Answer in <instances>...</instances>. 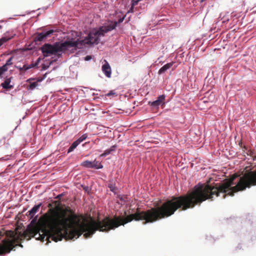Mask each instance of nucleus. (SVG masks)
I'll list each match as a JSON object with an SVG mask.
<instances>
[{"label":"nucleus","mask_w":256,"mask_h":256,"mask_svg":"<svg viewBox=\"0 0 256 256\" xmlns=\"http://www.w3.org/2000/svg\"><path fill=\"white\" fill-rule=\"evenodd\" d=\"M236 177L238 176H235L222 184L213 186L208 184L196 186L192 192L168 200L160 207L137 212L125 218L115 216L114 218H106L102 221H95L92 219L86 220L78 217V238L82 234L84 238H90L97 230L108 232L132 220H144V224L153 222L158 219L170 216L178 208H181L184 210L194 208L206 199L212 198L214 196H220L222 194V198H224L226 195L232 196L234 192L256 185V170L246 173L243 176L238 178V182H234V179Z\"/></svg>","instance_id":"1"},{"label":"nucleus","mask_w":256,"mask_h":256,"mask_svg":"<svg viewBox=\"0 0 256 256\" xmlns=\"http://www.w3.org/2000/svg\"><path fill=\"white\" fill-rule=\"evenodd\" d=\"M118 22H108L98 29H94L88 34V36L84 38H80L75 40L70 38L74 46V50L82 48L86 44H98L102 37L109 31L114 30Z\"/></svg>","instance_id":"2"},{"label":"nucleus","mask_w":256,"mask_h":256,"mask_svg":"<svg viewBox=\"0 0 256 256\" xmlns=\"http://www.w3.org/2000/svg\"><path fill=\"white\" fill-rule=\"evenodd\" d=\"M73 48L70 39L68 38L62 43L56 42L53 44H45L42 46L41 50L44 57L59 58L63 52H74Z\"/></svg>","instance_id":"3"},{"label":"nucleus","mask_w":256,"mask_h":256,"mask_svg":"<svg viewBox=\"0 0 256 256\" xmlns=\"http://www.w3.org/2000/svg\"><path fill=\"white\" fill-rule=\"evenodd\" d=\"M7 235L10 238L3 240L2 243H0V256H2L9 253L12 250L14 247V242L18 238L16 233L13 231H10L7 234Z\"/></svg>","instance_id":"4"},{"label":"nucleus","mask_w":256,"mask_h":256,"mask_svg":"<svg viewBox=\"0 0 256 256\" xmlns=\"http://www.w3.org/2000/svg\"><path fill=\"white\" fill-rule=\"evenodd\" d=\"M81 166L88 168L100 169L103 168L101 163L96 160L94 161L85 160L82 162Z\"/></svg>","instance_id":"5"},{"label":"nucleus","mask_w":256,"mask_h":256,"mask_svg":"<svg viewBox=\"0 0 256 256\" xmlns=\"http://www.w3.org/2000/svg\"><path fill=\"white\" fill-rule=\"evenodd\" d=\"M54 32V30H51L48 31H44L38 34L36 37V40L37 41H42L46 39L50 35Z\"/></svg>","instance_id":"6"},{"label":"nucleus","mask_w":256,"mask_h":256,"mask_svg":"<svg viewBox=\"0 0 256 256\" xmlns=\"http://www.w3.org/2000/svg\"><path fill=\"white\" fill-rule=\"evenodd\" d=\"M102 70L103 73L105 74V76L110 78L111 77L112 74V70L111 68L108 64V63L106 61L105 64H104L102 67Z\"/></svg>","instance_id":"7"},{"label":"nucleus","mask_w":256,"mask_h":256,"mask_svg":"<svg viewBox=\"0 0 256 256\" xmlns=\"http://www.w3.org/2000/svg\"><path fill=\"white\" fill-rule=\"evenodd\" d=\"M12 57H10L6 62V64L2 66H0V77L2 76V74L8 70V66L12 64Z\"/></svg>","instance_id":"8"},{"label":"nucleus","mask_w":256,"mask_h":256,"mask_svg":"<svg viewBox=\"0 0 256 256\" xmlns=\"http://www.w3.org/2000/svg\"><path fill=\"white\" fill-rule=\"evenodd\" d=\"M12 77H10L8 78H6L4 82H2L1 84L3 88L6 89V90H9L11 89L14 88V84H11V80L12 79Z\"/></svg>","instance_id":"9"},{"label":"nucleus","mask_w":256,"mask_h":256,"mask_svg":"<svg viewBox=\"0 0 256 256\" xmlns=\"http://www.w3.org/2000/svg\"><path fill=\"white\" fill-rule=\"evenodd\" d=\"M41 206L42 203H40L37 205H35L30 210L28 211V216L30 218H32L35 216Z\"/></svg>","instance_id":"10"},{"label":"nucleus","mask_w":256,"mask_h":256,"mask_svg":"<svg viewBox=\"0 0 256 256\" xmlns=\"http://www.w3.org/2000/svg\"><path fill=\"white\" fill-rule=\"evenodd\" d=\"M174 64V62H172L164 64L159 70L158 74H162L164 73L166 70H169L173 66Z\"/></svg>","instance_id":"11"},{"label":"nucleus","mask_w":256,"mask_h":256,"mask_svg":"<svg viewBox=\"0 0 256 256\" xmlns=\"http://www.w3.org/2000/svg\"><path fill=\"white\" fill-rule=\"evenodd\" d=\"M40 61V58H38L35 63H32L30 64H24V68H25V70H27L32 68H34V67L36 66L37 65H38V64H39Z\"/></svg>","instance_id":"12"},{"label":"nucleus","mask_w":256,"mask_h":256,"mask_svg":"<svg viewBox=\"0 0 256 256\" xmlns=\"http://www.w3.org/2000/svg\"><path fill=\"white\" fill-rule=\"evenodd\" d=\"M80 144L76 140L68 148V152L70 153L72 152Z\"/></svg>","instance_id":"13"},{"label":"nucleus","mask_w":256,"mask_h":256,"mask_svg":"<svg viewBox=\"0 0 256 256\" xmlns=\"http://www.w3.org/2000/svg\"><path fill=\"white\" fill-rule=\"evenodd\" d=\"M12 36H8L5 35L0 39V46H2L4 42H6L9 40H10Z\"/></svg>","instance_id":"14"},{"label":"nucleus","mask_w":256,"mask_h":256,"mask_svg":"<svg viewBox=\"0 0 256 256\" xmlns=\"http://www.w3.org/2000/svg\"><path fill=\"white\" fill-rule=\"evenodd\" d=\"M54 61H56V59L50 62H46L45 64H43L42 68L44 70H46Z\"/></svg>","instance_id":"15"},{"label":"nucleus","mask_w":256,"mask_h":256,"mask_svg":"<svg viewBox=\"0 0 256 256\" xmlns=\"http://www.w3.org/2000/svg\"><path fill=\"white\" fill-rule=\"evenodd\" d=\"M149 104H150L151 106L154 107H158L160 105L162 104L159 102L158 100L152 102H149Z\"/></svg>","instance_id":"16"},{"label":"nucleus","mask_w":256,"mask_h":256,"mask_svg":"<svg viewBox=\"0 0 256 256\" xmlns=\"http://www.w3.org/2000/svg\"><path fill=\"white\" fill-rule=\"evenodd\" d=\"M38 86V82H34L30 83V89L33 90Z\"/></svg>","instance_id":"17"},{"label":"nucleus","mask_w":256,"mask_h":256,"mask_svg":"<svg viewBox=\"0 0 256 256\" xmlns=\"http://www.w3.org/2000/svg\"><path fill=\"white\" fill-rule=\"evenodd\" d=\"M86 138H87V134H84L76 140L79 142V144H80L82 141L85 140Z\"/></svg>","instance_id":"18"},{"label":"nucleus","mask_w":256,"mask_h":256,"mask_svg":"<svg viewBox=\"0 0 256 256\" xmlns=\"http://www.w3.org/2000/svg\"><path fill=\"white\" fill-rule=\"evenodd\" d=\"M108 187L110 188V190L113 192H114V191L116 189V186H115V184H113V183H109L108 184Z\"/></svg>","instance_id":"19"},{"label":"nucleus","mask_w":256,"mask_h":256,"mask_svg":"<svg viewBox=\"0 0 256 256\" xmlns=\"http://www.w3.org/2000/svg\"><path fill=\"white\" fill-rule=\"evenodd\" d=\"M165 97H166V96L164 94L160 95L158 97L157 100H158L159 101V102H160L161 104H162L165 99Z\"/></svg>","instance_id":"20"},{"label":"nucleus","mask_w":256,"mask_h":256,"mask_svg":"<svg viewBox=\"0 0 256 256\" xmlns=\"http://www.w3.org/2000/svg\"><path fill=\"white\" fill-rule=\"evenodd\" d=\"M110 154V151L108 150V149L106 150H104V153H102L101 155H100V156L102 157H104L108 154Z\"/></svg>","instance_id":"21"},{"label":"nucleus","mask_w":256,"mask_h":256,"mask_svg":"<svg viewBox=\"0 0 256 256\" xmlns=\"http://www.w3.org/2000/svg\"><path fill=\"white\" fill-rule=\"evenodd\" d=\"M116 147V146L115 145L112 146L110 148H108V150L111 153L112 152H113L115 150Z\"/></svg>","instance_id":"22"},{"label":"nucleus","mask_w":256,"mask_h":256,"mask_svg":"<svg viewBox=\"0 0 256 256\" xmlns=\"http://www.w3.org/2000/svg\"><path fill=\"white\" fill-rule=\"evenodd\" d=\"M17 68H18V70H24V71H26L25 70V68H24V65L21 67V66H18L16 67Z\"/></svg>","instance_id":"23"},{"label":"nucleus","mask_w":256,"mask_h":256,"mask_svg":"<svg viewBox=\"0 0 256 256\" xmlns=\"http://www.w3.org/2000/svg\"><path fill=\"white\" fill-rule=\"evenodd\" d=\"M90 60H91L90 56H88L85 58V60L86 61Z\"/></svg>","instance_id":"24"},{"label":"nucleus","mask_w":256,"mask_h":256,"mask_svg":"<svg viewBox=\"0 0 256 256\" xmlns=\"http://www.w3.org/2000/svg\"><path fill=\"white\" fill-rule=\"evenodd\" d=\"M124 17H122V18H120L118 20V22H123L124 20Z\"/></svg>","instance_id":"25"},{"label":"nucleus","mask_w":256,"mask_h":256,"mask_svg":"<svg viewBox=\"0 0 256 256\" xmlns=\"http://www.w3.org/2000/svg\"><path fill=\"white\" fill-rule=\"evenodd\" d=\"M205 0H200V2H202L204 1Z\"/></svg>","instance_id":"26"},{"label":"nucleus","mask_w":256,"mask_h":256,"mask_svg":"<svg viewBox=\"0 0 256 256\" xmlns=\"http://www.w3.org/2000/svg\"><path fill=\"white\" fill-rule=\"evenodd\" d=\"M140 0H138L137 1H136L135 2L136 4L137 3V2L138 1H140Z\"/></svg>","instance_id":"27"},{"label":"nucleus","mask_w":256,"mask_h":256,"mask_svg":"<svg viewBox=\"0 0 256 256\" xmlns=\"http://www.w3.org/2000/svg\"><path fill=\"white\" fill-rule=\"evenodd\" d=\"M2 28V26L0 25V28Z\"/></svg>","instance_id":"28"}]
</instances>
